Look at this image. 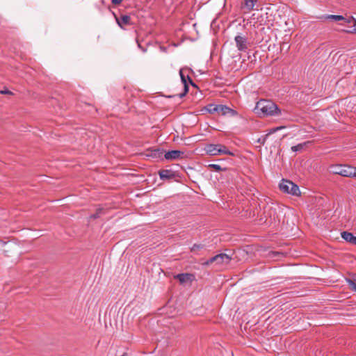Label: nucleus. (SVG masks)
Returning <instances> with one entry per match:
<instances>
[{
  "label": "nucleus",
  "mask_w": 356,
  "mask_h": 356,
  "mask_svg": "<svg viewBox=\"0 0 356 356\" xmlns=\"http://www.w3.org/2000/svg\"><path fill=\"white\" fill-rule=\"evenodd\" d=\"M254 112L260 117L277 115L280 113L277 106L271 100L260 99L257 102Z\"/></svg>",
  "instance_id": "1"
},
{
  "label": "nucleus",
  "mask_w": 356,
  "mask_h": 356,
  "mask_svg": "<svg viewBox=\"0 0 356 356\" xmlns=\"http://www.w3.org/2000/svg\"><path fill=\"white\" fill-rule=\"evenodd\" d=\"M330 172L334 175L342 177L356 178V167L349 165L336 164L330 167Z\"/></svg>",
  "instance_id": "2"
},
{
  "label": "nucleus",
  "mask_w": 356,
  "mask_h": 356,
  "mask_svg": "<svg viewBox=\"0 0 356 356\" xmlns=\"http://www.w3.org/2000/svg\"><path fill=\"white\" fill-rule=\"evenodd\" d=\"M279 188L281 191L288 194L296 196L300 195L299 187L293 182L289 180L283 179L282 182L279 184Z\"/></svg>",
  "instance_id": "3"
},
{
  "label": "nucleus",
  "mask_w": 356,
  "mask_h": 356,
  "mask_svg": "<svg viewBox=\"0 0 356 356\" xmlns=\"http://www.w3.org/2000/svg\"><path fill=\"white\" fill-rule=\"evenodd\" d=\"M159 177L163 181H177L179 177L178 173L171 169H162L158 172Z\"/></svg>",
  "instance_id": "4"
},
{
  "label": "nucleus",
  "mask_w": 356,
  "mask_h": 356,
  "mask_svg": "<svg viewBox=\"0 0 356 356\" xmlns=\"http://www.w3.org/2000/svg\"><path fill=\"white\" fill-rule=\"evenodd\" d=\"M217 110L218 111H216V113L218 115H222V116L228 115L230 117H234V116H237L238 115V113L236 111L228 107L226 105L218 104Z\"/></svg>",
  "instance_id": "5"
},
{
  "label": "nucleus",
  "mask_w": 356,
  "mask_h": 356,
  "mask_svg": "<svg viewBox=\"0 0 356 356\" xmlns=\"http://www.w3.org/2000/svg\"><path fill=\"white\" fill-rule=\"evenodd\" d=\"M114 16L118 26L123 29H124L125 26L132 24L131 17L128 15H121L118 17L114 14Z\"/></svg>",
  "instance_id": "6"
},
{
  "label": "nucleus",
  "mask_w": 356,
  "mask_h": 356,
  "mask_svg": "<svg viewBox=\"0 0 356 356\" xmlns=\"http://www.w3.org/2000/svg\"><path fill=\"white\" fill-rule=\"evenodd\" d=\"M145 155L147 157H151L156 159H163L164 156V151L159 148L148 149L146 150Z\"/></svg>",
  "instance_id": "7"
},
{
  "label": "nucleus",
  "mask_w": 356,
  "mask_h": 356,
  "mask_svg": "<svg viewBox=\"0 0 356 356\" xmlns=\"http://www.w3.org/2000/svg\"><path fill=\"white\" fill-rule=\"evenodd\" d=\"M179 74H180L181 82L184 84V91L182 92L179 93L178 95V96L180 98H182L188 92V79H187V75L186 76L184 75L182 69H181L179 70Z\"/></svg>",
  "instance_id": "8"
},
{
  "label": "nucleus",
  "mask_w": 356,
  "mask_h": 356,
  "mask_svg": "<svg viewBox=\"0 0 356 356\" xmlns=\"http://www.w3.org/2000/svg\"><path fill=\"white\" fill-rule=\"evenodd\" d=\"M234 40L239 51H245L248 48L247 38L245 37L236 35Z\"/></svg>",
  "instance_id": "9"
},
{
  "label": "nucleus",
  "mask_w": 356,
  "mask_h": 356,
  "mask_svg": "<svg viewBox=\"0 0 356 356\" xmlns=\"http://www.w3.org/2000/svg\"><path fill=\"white\" fill-rule=\"evenodd\" d=\"M184 152L179 150H171L164 152V158L167 160H174L181 157Z\"/></svg>",
  "instance_id": "10"
},
{
  "label": "nucleus",
  "mask_w": 356,
  "mask_h": 356,
  "mask_svg": "<svg viewBox=\"0 0 356 356\" xmlns=\"http://www.w3.org/2000/svg\"><path fill=\"white\" fill-rule=\"evenodd\" d=\"M218 144H209L204 147V150L207 154L212 156L218 155Z\"/></svg>",
  "instance_id": "11"
},
{
  "label": "nucleus",
  "mask_w": 356,
  "mask_h": 356,
  "mask_svg": "<svg viewBox=\"0 0 356 356\" xmlns=\"http://www.w3.org/2000/svg\"><path fill=\"white\" fill-rule=\"evenodd\" d=\"M341 237L346 241L350 243L352 245H356V236H355L352 233L348 232H341Z\"/></svg>",
  "instance_id": "12"
},
{
  "label": "nucleus",
  "mask_w": 356,
  "mask_h": 356,
  "mask_svg": "<svg viewBox=\"0 0 356 356\" xmlns=\"http://www.w3.org/2000/svg\"><path fill=\"white\" fill-rule=\"evenodd\" d=\"M323 18L325 19H329V20H332V21H336V22L343 21V23L341 24V25L346 24V19H347L342 15H327L323 17L322 19Z\"/></svg>",
  "instance_id": "13"
},
{
  "label": "nucleus",
  "mask_w": 356,
  "mask_h": 356,
  "mask_svg": "<svg viewBox=\"0 0 356 356\" xmlns=\"http://www.w3.org/2000/svg\"><path fill=\"white\" fill-rule=\"evenodd\" d=\"M193 275L190 273H180L175 276L180 283L183 284L188 281H191Z\"/></svg>",
  "instance_id": "14"
},
{
  "label": "nucleus",
  "mask_w": 356,
  "mask_h": 356,
  "mask_svg": "<svg viewBox=\"0 0 356 356\" xmlns=\"http://www.w3.org/2000/svg\"><path fill=\"white\" fill-rule=\"evenodd\" d=\"M217 259V264H228L231 261V257L225 253H220L218 254H216Z\"/></svg>",
  "instance_id": "15"
},
{
  "label": "nucleus",
  "mask_w": 356,
  "mask_h": 356,
  "mask_svg": "<svg viewBox=\"0 0 356 356\" xmlns=\"http://www.w3.org/2000/svg\"><path fill=\"white\" fill-rule=\"evenodd\" d=\"M282 128H283L282 127H276L275 129H271L270 131L268 134H266L264 136H262L261 137L258 138L257 143H259V144L264 145L265 144L267 138L268 137V136L270 134H273V133L275 132L276 131H277L279 129H281Z\"/></svg>",
  "instance_id": "16"
},
{
  "label": "nucleus",
  "mask_w": 356,
  "mask_h": 356,
  "mask_svg": "<svg viewBox=\"0 0 356 356\" xmlns=\"http://www.w3.org/2000/svg\"><path fill=\"white\" fill-rule=\"evenodd\" d=\"M346 24H352L354 28L353 29L343 30V31L346 33H356V19L353 17L347 18Z\"/></svg>",
  "instance_id": "17"
},
{
  "label": "nucleus",
  "mask_w": 356,
  "mask_h": 356,
  "mask_svg": "<svg viewBox=\"0 0 356 356\" xmlns=\"http://www.w3.org/2000/svg\"><path fill=\"white\" fill-rule=\"evenodd\" d=\"M218 155L219 154H226V155H230L234 156V154L229 150L227 149V147L222 144H218Z\"/></svg>",
  "instance_id": "18"
},
{
  "label": "nucleus",
  "mask_w": 356,
  "mask_h": 356,
  "mask_svg": "<svg viewBox=\"0 0 356 356\" xmlns=\"http://www.w3.org/2000/svg\"><path fill=\"white\" fill-rule=\"evenodd\" d=\"M218 104H208L205 108L206 110L211 114H213V113H216V111H218Z\"/></svg>",
  "instance_id": "19"
},
{
  "label": "nucleus",
  "mask_w": 356,
  "mask_h": 356,
  "mask_svg": "<svg viewBox=\"0 0 356 356\" xmlns=\"http://www.w3.org/2000/svg\"><path fill=\"white\" fill-rule=\"evenodd\" d=\"M310 142H305L302 143L298 144L297 145H294L291 147V150L293 152H300L302 149H303L304 147L307 145V144L309 143Z\"/></svg>",
  "instance_id": "20"
},
{
  "label": "nucleus",
  "mask_w": 356,
  "mask_h": 356,
  "mask_svg": "<svg viewBox=\"0 0 356 356\" xmlns=\"http://www.w3.org/2000/svg\"><path fill=\"white\" fill-rule=\"evenodd\" d=\"M257 1L258 0H245L244 4L248 10H251Z\"/></svg>",
  "instance_id": "21"
},
{
  "label": "nucleus",
  "mask_w": 356,
  "mask_h": 356,
  "mask_svg": "<svg viewBox=\"0 0 356 356\" xmlns=\"http://www.w3.org/2000/svg\"><path fill=\"white\" fill-rule=\"evenodd\" d=\"M347 282L349 284L350 289L356 291V278L355 279H346Z\"/></svg>",
  "instance_id": "22"
},
{
  "label": "nucleus",
  "mask_w": 356,
  "mask_h": 356,
  "mask_svg": "<svg viewBox=\"0 0 356 356\" xmlns=\"http://www.w3.org/2000/svg\"><path fill=\"white\" fill-rule=\"evenodd\" d=\"M209 168L213 169L216 172L225 171L226 168H222L220 165L218 164H211L209 165Z\"/></svg>",
  "instance_id": "23"
},
{
  "label": "nucleus",
  "mask_w": 356,
  "mask_h": 356,
  "mask_svg": "<svg viewBox=\"0 0 356 356\" xmlns=\"http://www.w3.org/2000/svg\"><path fill=\"white\" fill-rule=\"evenodd\" d=\"M102 211V208H99L97 209L96 212L93 214H92L90 216V219H97L98 218L100 217V214Z\"/></svg>",
  "instance_id": "24"
},
{
  "label": "nucleus",
  "mask_w": 356,
  "mask_h": 356,
  "mask_svg": "<svg viewBox=\"0 0 356 356\" xmlns=\"http://www.w3.org/2000/svg\"><path fill=\"white\" fill-rule=\"evenodd\" d=\"M217 259L218 258H216V255L210 258L209 259L207 260L205 262L203 263V265L204 266H209L211 264L213 263V262H216L217 263Z\"/></svg>",
  "instance_id": "25"
},
{
  "label": "nucleus",
  "mask_w": 356,
  "mask_h": 356,
  "mask_svg": "<svg viewBox=\"0 0 356 356\" xmlns=\"http://www.w3.org/2000/svg\"><path fill=\"white\" fill-rule=\"evenodd\" d=\"M204 247L203 245H201V244H194L191 248V252H195L196 250H199L200 249H202Z\"/></svg>",
  "instance_id": "26"
},
{
  "label": "nucleus",
  "mask_w": 356,
  "mask_h": 356,
  "mask_svg": "<svg viewBox=\"0 0 356 356\" xmlns=\"http://www.w3.org/2000/svg\"><path fill=\"white\" fill-rule=\"evenodd\" d=\"M264 213H267L268 216H269L270 218L272 217V213H275V211L272 208H268L267 209H265Z\"/></svg>",
  "instance_id": "27"
},
{
  "label": "nucleus",
  "mask_w": 356,
  "mask_h": 356,
  "mask_svg": "<svg viewBox=\"0 0 356 356\" xmlns=\"http://www.w3.org/2000/svg\"><path fill=\"white\" fill-rule=\"evenodd\" d=\"M0 94H3V95H13V92H11L10 90H8V89H5V90H0Z\"/></svg>",
  "instance_id": "28"
},
{
  "label": "nucleus",
  "mask_w": 356,
  "mask_h": 356,
  "mask_svg": "<svg viewBox=\"0 0 356 356\" xmlns=\"http://www.w3.org/2000/svg\"><path fill=\"white\" fill-rule=\"evenodd\" d=\"M187 79H188V83L195 88H197V85L193 81L191 78L189 76V75H187Z\"/></svg>",
  "instance_id": "29"
},
{
  "label": "nucleus",
  "mask_w": 356,
  "mask_h": 356,
  "mask_svg": "<svg viewBox=\"0 0 356 356\" xmlns=\"http://www.w3.org/2000/svg\"><path fill=\"white\" fill-rule=\"evenodd\" d=\"M122 1V0H111L112 3L114 4V5H118Z\"/></svg>",
  "instance_id": "30"
},
{
  "label": "nucleus",
  "mask_w": 356,
  "mask_h": 356,
  "mask_svg": "<svg viewBox=\"0 0 356 356\" xmlns=\"http://www.w3.org/2000/svg\"><path fill=\"white\" fill-rule=\"evenodd\" d=\"M136 42H137V44H138V47H139V48H140L143 51H146V49H145V48H143V47L141 46V44H140V43L139 42V41L137 40H136Z\"/></svg>",
  "instance_id": "31"
},
{
  "label": "nucleus",
  "mask_w": 356,
  "mask_h": 356,
  "mask_svg": "<svg viewBox=\"0 0 356 356\" xmlns=\"http://www.w3.org/2000/svg\"><path fill=\"white\" fill-rule=\"evenodd\" d=\"M281 253L279 252H272V254L273 256H276V255H278V254H280Z\"/></svg>",
  "instance_id": "32"
},
{
  "label": "nucleus",
  "mask_w": 356,
  "mask_h": 356,
  "mask_svg": "<svg viewBox=\"0 0 356 356\" xmlns=\"http://www.w3.org/2000/svg\"><path fill=\"white\" fill-rule=\"evenodd\" d=\"M121 356H128V354L127 353H124Z\"/></svg>",
  "instance_id": "33"
}]
</instances>
